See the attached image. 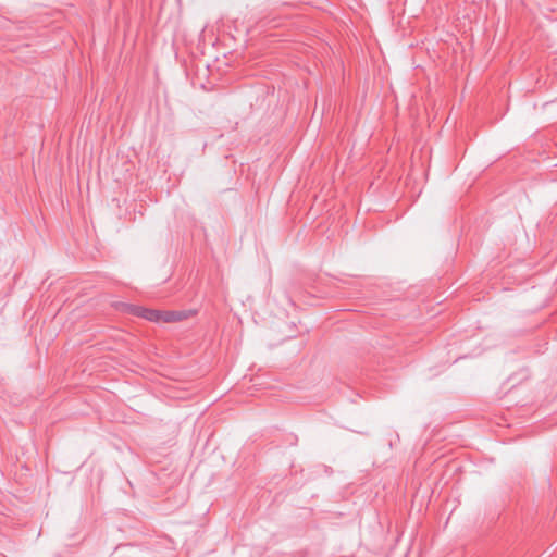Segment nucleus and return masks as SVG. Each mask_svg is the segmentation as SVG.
Wrapping results in <instances>:
<instances>
[{
	"instance_id": "obj_1",
	"label": "nucleus",
	"mask_w": 557,
	"mask_h": 557,
	"mask_svg": "<svg viewBox=\"0 0 557 557\" xmlns=\"http://www.w3.org/2000/svg\"><path fill=\"white\" fill-rule=\"evenodd\" d=\"M134 313L137 317H140L145 320H148L151 322H160L161 310L148 309V308H144V307H136L134 309Z\"/></svg>"
},
{
	"instance_id": "obj_2",
	"label": "nucleus",
	"mask_w": 557,
	"mask_h": 557,
	"mask_svg": "<svg viewBox=\"0 0 557 557\" xmlns=\"http://www.w3.org/2000/svg\"><path fill=\"white\" fill-rule=\"evenodd\" d=\"M188 314L185 311H162L160 322L172 323L187 319Z\"/></svg>"
}]
</instances>
